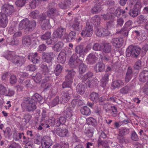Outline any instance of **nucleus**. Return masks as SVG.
<instances>
[{
    "instance_id": "obj_1",
    "label": "nucleus",
    "mask_w": 148,
    "mask_h": 148,
    "mask_svg": "<svg viewBox=\"0 0 148 148\" xmlns=\"http://www.w3.org/2000/svg\"><path fill=\"white\" fill-rule=\"evenodd\" d=\"M148 50V45L145 44L143 47L141 51L142 56H144ZM141 49L138 46L131 45L127 49L126 55L127 57H132V58H137L140 53Z\"/></svg>"
},
{
    "instance_id": "obj_2",
    "label": "nucleus",
    "mask_w": 148,
    "mask_h": 148,
    "mask_svg": "<svg viewBox=\"0 0 148 148\" xmlns=\"http://www.w3.org/2000/svg\"><path fill=\"white\" fill-rule=\"evenodd\" d=\"M36 25V22L34 20L30 21L28 18H25L21 22L19 27L20 29H25V32L29 33L34 29Z\"/></svg>"
},
{
    "instance_id": "obj_3",
    "label": "nucleus",
    "mask_w": 148,
    "mask_h": 148,
    "mask_svg": "<svg viewBox=\"0 0 148 148\" xmlns=\"http://www.w3.org/2000/svg\"><path fill=\"white\" fill-rule=\"evenodd\" d=\"M36 103L31 99V98H25L23 101L21 106L25 108L26 111L29 112H33L36 108Z\"/></svg>"
},
{
    "instance_id": "obj_4",
    "label": "nucleus",
    "mask_w": 148,
    "mask_h": 148,
    "mask_svg": "<svg viewBox=\"0 0 148 148\" xmlns=\"http://www.w3.org/2000/svg\"><path fill=\"white\" fill-rule=\"evenodd\" d=\"M92 20L94 26L97 27L95 31L96 35L100 37L103 36V32H104V28L98 27L100 23L101 19L100 16L98 15H95L92 18Z\"/></svg>"
},
{
    "instance_id": "obj_5",
    "label": "nucleus",
    "mask_w": 148,
    "mask_h": 148,
    "mask_svg": "<svg viewBox=\"0 0 148 148\" xmlns=\"http://www.w3.org/2000/svg\"><path fill=\"white\" fill-rule=\"evenodd\" d=\"M83 59L78 58V56L76 54L73 55L69 60V65L72 68H75L81 63Z\"/></svg>"
},
{
    "instance_id": "obj_6",
    "label": "nucleus",
    "mask_w": 148,
    "mask_h": 148,
    "mask_svg": "<svg viewBox=\"0 0 148 148\" xmlns=\"http://www.w3.org/2000/svg\"><path fill=\"white\" fill-rule=\"evenodd\" d=\"M138 73V71H135L131 66L128 67L125 76V82H129L132 77L137 76Z\"/></svg>"
},
{
    "instance_id": "obj_7",
    "label": "nucleus",
    "mask_w": 148,
    "mask_h": 148,
    "mask_svg": "<svg viewBox=\"0 0 148 148\" xmlns=\"http://www.w3.org/2000/svg\"><path fill=\"white\" fill-rule=\"evenodd\" d=\"M93 29L92 26L90 25L89 23H86V26L83 29L81 33V36L83 37H90L93 33Z\"/></svg>"
},
{
    "instance_id": "obj_8",
    "label": "nucleus",
    "mask_w": 148,
    "mask_h": 148,
    "mask_svg": "<svg viewBox=\"0 0 148 148\" xmlns=\"http://www.w3.org/2000/svg\"><path fill=\"white\" fill-rule=\"evenodd\" d=\"M2 13L7 16H10L14 12V7L12 5L8 4L3 5L1 8Z\"/></svg>"
},
{
    "instance_id": "obj_9",
    "label": "nucleus",
    "mask_w": 148,
    "mask_h": 148,
    "mask_svg": "<svg viewBox=\"0 0 148 148\" xmlns=\"http://www.w3.org/2000/svg\"><path fill=\"white\" fill-rule=\"evenodd\" d=\"M42 58L43 61L49 64L50 65L52 64V60L53 58V52H43L42 55Z\"/></svg>"
},
{
    "instance_id": "obj_10",
    "label": "nucleus",
    "mask_w": 148,
    "mask_h": 148,
    "mask_svg": "<svg viewBox=\"0 0 148 148\" xmlns=\"http://www.w3.org/2000/svg\"><path fill=\"white\" fill-rule=\"evenodd\" d=\"M26 61L25 57L15 55L12 60V63L18 66H21L24 64Z\"/></svg>"
},
{
    "instance_id": "obj_11",
    "label": "nucleus",
    "mask_w": 148,
    "mask_h": 148,
    "mask_svg": "<svg viewBox=\"0 0 148 148\" xmlns=\"http://www.w3.org/2000/svg\"><path fill=\"white\" fill-rule=\"evenodd\" d=\"M52 144V140L49 136H44L42 139L41 146L42 148H49Z\"/></svg>"
},
{
    "instance_id": "obj_12",
    "label": "nucleus",
    "mask_w": 148,
    "mask_h": 148,
    "mask_svg": "<svg viewBox=\"0 0 148 148\" xmlns=\"http://www.w3.org/2000/svg\"><path fill=\"white\" fill-rule=\"evenodd\" d=\"M27 58L31 62L35 64L39 63L40 60V58L38 56L37 52L29 53Z\"/></svg>"
},
{
    "instance_id": "obj_13",
    "label": "nucleus",
    "mask_w": 148,
    "mask_h": 148,
    "mask_svg": "<svg viewBox=\"0 0 148 148\" xmlns=\"http://www.w3.org/2000/svg\"><path fill=\"white\" fill-rule=\"evenodd\" d=\"M66 29L65 28H64L60 26L54 32L53 34V37L57 38L58 40L59 39H61L64 35L66 33Z\"/></svg>"
},
{
    "instance_id": "obj_14",
    "label": "nucleus",
    "mask_w": 148,
    "mask_h": 148,
    "mask_svg": "<svg viewBox=\"0 0 148 148\" xmlns=\"http://www.w3.org/2000/svg\"><path fill=\"white\" fill-rule=\"evenodd\" d=\"M75 54L78 55L79 57H81V58L84 59V56L85 52L84 51V47L83 45H79L77 46L75 49Z\"/></svg>"
},
{
    "instance_id": "obj_15",
    "label": "nucleus",
    "mask_w": 148,
    "mask_h": 148,
    "mask_svg": "<svg viewBox=\"0 0 148 148\" xmlns=\"http://www.w3.org/2000/svg\"><path fill=\"white\" fill-rule=\"evenodd\" d=\"M73 90L72 88H70L67 91V92H63L61 94V98L62 99V102L67 103L69 100L70 97V94L72 93Z\"/></svg>"
},
{
    "instance_id": "obj_16",
    "label": "nucleus",
    "mask_w": 148,
    "mask_h": 148,
    "mask_svg": "<svg viewBox=\"0 0 148 148\" xmlns=\"http://www.w3.org/2000/svg\"><path fill=\"white\" fill-rule=\"evenodd\" d=\"M71 103L72 106L73 107L76 106H82L84 104L81 97L79 95H77V97H75V98L72 101Z\"/></svg>"
},
{
    "instance_id": "obj_17",
    "label": "nucleus",
    "mask_w": 148,
    "mask_h": 148,
    "mask_svg": "<svg viewBox=\"0 0 148 148\" xmlns=\"http://www.w3.org/2000/svg\"><path fill=\"white\" fill-rule=\"evenodd\" d=\"M94 3H95V5L91 10V12L92 13L95 14L100 12L102 10L100 2L98 0H95Z\"/></svg>"
},
{
    "instance_id": "obj_18",
    "label": "nucleus",
    "mask_w": 148,
    "mask_h": 148,
    "mask_svg": "<svg viewBox=\"0 0 148 148\" xmlns=\"http://www.w3.org/2000/svg\"><path fill=\"white\" fill-rule=\"evenodd\" d=\"M8 21L7 16L3 13L0 12V26L2 27H5Z\"/></svg>"
},
{
    "instance_id": "obj_19",
    "label": "nucleus",
    "mask_w": 148,
    "mask_h": 148,
    "mask_svg": "<svg viewBox=\"0 0 148 148\" xmlns=\"http://www.w3.org/2000/svg\"><path fill=\"white\" fill-rule=\"evenodd\" d=\"M123 42V39L122 38H113L111 41V42L113 46L118 48L122 46Z\"/></svg>"
},
{
    "instance_id": "obj_20",
    "label": "nucleus",
    "mask_w": 148,
    "mask_h": 148,
    "mask_svg": "<svg viewBox=\"0 0 148 148\" xmlns=\"http://www.w3.org/2000/svg\"><path fill=\"white\" fill-rule=\"evenodd\" d=\"M138 78L141 82H146L148 80V71L144 70L141 72L139 75Z\"/></svg>"
},
{
    "instance_id": "obj_21",
    "label": "nucleus",
    "mask_w": 148,
    "mask_h": 148,
    "mask_svg": "<svg viewBox=\"0 0 148 148\" xmlns=\"http://www.w3.org/2000/svg\"><path fill=\"white\" fill-rule=\"evenodd\" d=\"M56 134L60 136L64 137L66 136L68 131L66 128H62L60 127L57 128L56 130Z\"/></svg>"
},
{
    "instance_id": "obj_22",
    "label": "nucleus",
    "mask_w": 148,
    "mask_h": 148,
    "mask_svg": "<svg viewBox=\"0 0 148 148\" xmlns=\"http://www.w3.org/2000/svg\"><path fill=\"white\" fill-rule=\"evenodd\" d=\"M97 58L96 56L92 53L90 54L87 56L86 61L87 64H92L96 62Z\"/></svg>"
},
{
    "instance_id": "obj_23",
    "label": "nucleus",
    "mask_w": 148,
    "mask_h": 148,
    "mask_svg": "<svg viewBox=\"0 0 148 148\" xmlns=\"http://www.w3.org/2000/svg\"><path fill=\"white\" fill-rule=\"evenodd\" d=\"M72 110L70 107H65L63 111L64 115L67 118L70 119L73 116Z\"/></svg>"
},
{
    "instance_id": "obj_24",
    "label": "nucleus",
    "mask_w": 148,
    "mask_h": 148,
    "mask_svg": "<svg viewBox=\"0 0 148 148\" xmlns=\"http://www.w3.org/2000/svg\"><path fill=\"white\" fill-rule=\"evenodd\" d=\"M31 40L29 36H25L22 38V44L25 47H28L31 44Z\"/></svg>"
},
{
    "instance_id": "obj_25",
    "label": "nucleus",
    "mask_w": 148,
    "mask_h": 148,
    "mask_svg": "<svg viewBox=\"0 0 148 148\" xmlns=\"http://www.w3.org/2000/svg\"><path fill=\"white\" fill-rule=\"evenodd\" d=\"M66 60V54L63 52H60L57 58V62L59 63L63 64Z\"/></svg>"
},
{
    "instance_id": "obj_26",
    "label": "nucleus",
    "mask_w": 148,
    "mask_h": 148,
    "mask_svg": "<svg viewBox=\"0 0 148 148\" xmlns=\"http://www.w3.org/2000/svg\"><path fill=\"white\" fill-rule=\"evenodd\" d=\"M67 118L65 116H61L56 120V127H59L60 125H64L66 122Z\"/></svg>"
},
{
    "instance_id": "obj_27",
    "label": "nucleus",
    "mask_w": 148,
    "mask_h": 148,
    "mask_svg": "<svg viewBox=\"0 0 148 148\" xmlns=\"http://www.w3.org/2000/svg\"><path fill=\"white\" fill-rule=\"evenodd\" d=\"M105 66L103 63H99L95 66V69L96 72H102L105 70Z\"/></svg>"
},
{
    "instance_id": "obj_28",
    "label": "nucleus",
    "mask_w": 148,
    "mask_h": 148,
    "mask_svg": "<svg viewBox=\"0 0 148 148\" xmlns=\"http://www.w3.org/2000/svg\"><path fill=\"white\" fill-rule=\"evenodd\" d=\"M86 87L82 84H79L76 87V92L80 95H82L84 93Z\"/></svg>"
},
{
    "instance_id": "obj_29",
    "label": "nucleus",
    "mask_w": 148,
    "mask_h": 148,
    "mask_svg": "<svg viewBox=\"0 0 148 148\" xmlns=\"http://www.w3.org/2000/svg\"><path fill=\"white\" fill-rule=\"evenodd\" d=\"M99 95L98 93L93 92L90 95V99L95 103H97L99 97Z\"/></svg>"
},
{
    "instance_id": "obj_30",
    "label": "nucleus",
    "mask_w": 148,
    "mask_h": 148,
    "mask_svg": "<svg viewBox=\"0 0 148 148\" xmlns=\"http://www.w3.org/2000/svg\"><path fill=\"white\" fill-rule=\"evenodd\" d=\"M97 142L99 146L102 145L104 148H109V144L110 142L109 140L102 141L101 140H98Z\"/></svg>"
},
{
    "instance_id": "obj_31",
    "label": "nucleus",
    "mask_w": 148,
    "mask_h": 148,
    "mask_svg": "<svg viewBox=\"0 0 148 148\" xmlns=\"http://www.w3.org/2000/svg\"><path fill=\"white\" fill-rule=\"evenodd\" d=\"M103 48L102 49L103 51L105 53H110L112 50L111 45L108 43H105L103 44Z\"/></svg>"
},
{
    "instance_id": "obj_32",
    "label": "nucleus",
    "mask_w": 148,
    "mask_h": 148,
    "mask_svg": "<svg viewBox=\"0 0 148 148\" xmlns=\"http://www.w3.org/2000/svg\"><path fill=\"white\" fill-rule=\"evenodd\" d=\"M78 66V72L79 74H82L84 73L86 70V66L83 63V60L81 62V63L79 64Z\"/></svg>"
},
{
    "instance_id": "obj_33",
    "label": "nucleus",
    "mask_w": 148,
    "mask_h": 148,
    "mask_svg": "<svg viewBox=\"0 0 148 148\" xmlns=\"http://www.w3.org/2000/svg\"><path fill=\"white\" fill-rule=\"evenodd\" d=\"M147 20L145 16L140 15L137 17L136 20L137 23L139 25H141L145 22Z\"/></svg>"
},
{
    "instance_id": "obj_34",
    "label": "nucleus",
    "mask_w": 148,
    "mask_h": 148,
    "mask_svg": "<svg viewBox=\"0 0 148 148\" xmlns=\"http://www.w3.org/2000/svg\"><path fill=\"white\" fill-rule=\"evenodd\" d=\"M139 11L134 8L132 9L130 8L128 11V14L131 17L134 18L136 17L138 14Z\"/></svg>"
},
{
    "instance_id": "obj_35",
    "label": "nucleus",
    "mask_w": 148,
    "mask_h": 148,
    "mask_svg": "<svg viewBox=\"0 0 148 148\" xmlns=\"http://www.w3.org/2000/svg\"><path fill=\"white\" fill-rule=\"evenodd\" d=\"M58 11L56 8H51L49 9L47 11V15L49 16H50L51 15H57Z\"/></svg>"
},
{
    "instance_id": "obj_36",
    "label": "nucleus",
    "mask_w": 148,
    "mask_h": 148,
    "mask_svg": "<svg viewBox=\"0 0 148 148\" xmlns=\"http://www.w3.org/2000/svg\"><path fill=\"white\" fill-rule=\"evenodd\" d=\"M129 31V29L123 27L121 30L117 31L116 34H122L123 37H125L127 36L128 35Z\"/></svg>"
},
{
    "instance_id": "obj_37",
    "label": "nucleus",
    "mask_w": 148,
    "mask_h": 148,
    "mask_svg": "<svg viewBox=\"0 0 148 148\" xmlns=\"http://www.w3.org/2000/svg\"><path fill=\"white\" fill-rule=\"evenodd\" d=\"M80 21L79 19L75 18L74 20V22L72 25V27L75 30L78 31L80 30L79 24Z\"/></svg>"
},
{
    "instance_id": "obj_38",
    "label": "nucleus",
    "mask_w": 148,
    "mask_h": 148,
    "mask_svg": "<svg viewBox=\"0 0 148 148\" xmlns=\"http://www.w3.org/2000/svg\"><path fill=\"white\" fill-rule=\"evenodd\" d=\"M73 82V81H71L69 79L65 78V80L64 82L62 84V87L63 88H69V89L71 88V84Z\"/></svg>"
},
{
    "instance_id": "obj_39",
    "label": "nucleus",
    "mask_w": 148,
    "mask_h": 148,
    "mask_svg": "<svg viewBox=\"0 0 148 148\" xmlns=\"http://www.w3.org/2000/svg\"><path fill=\"white\" fill-rule=\"evenodd\" d=\"M123 82L121 80H117L114 81L112 84V86L114 88H119L123 85Z\"/></svg>"
},
{
    "instance_id": "obj_40",
    "label": "nucleus",
    "mask_w": 148,
    "mask_h": 148,
    "mask_svg": "<svg viewBox=\"0 0 148 148\" xmlns=\"http://www.w3.org/2000/svg\"><path fill=\"white\" fill-rule=\"evenodd\" d=\"M31 99L34 102H35L36 103V102L38 101L40 102V101L42 99V97L38 93H36L33 95Z\"/></svg>"
},
{
    "instance_id": "obj_41",
    "label": "nucleus",
    "mask_w": 148,
    "mask_h": 148,
    "mask_svg": "<svg viewBox=\"0 0 148 148\" xmlns=\"http://www.w3.org/2000/svg\"><path fill=\"white\" fill-rule=\"evenodd\" d=\"M68 73L65 76V78L68 79L73 81V78L74 77L75 73L73 70H68Z\"/></svg>"
},
{
    "instance_id": "obj_42",
    "label": "nucleus",
    "mask_w": 148,
    "mask_h": 148,
    "mask_svg": "<svg viewBox=\"0 0 148 148\" xmlns=\"http://www.w3.org/2000/svg\"><path fill=\"white\" fill-rule=\"evenodd\" d=\"M80 111L82 114L85 115H89L91 113L90 108L86 106L82 108Z\"/></svg>"
},
{
    "instance_id": "obj_43",
    "label": "nucleus",
    "mask_w": 148,
    "mask_h": 148,
    "mask_svg": "<svg viewBox=\"0 0 148 148\" xmlns=\"http://www.w3.org/2000/svg\"><path fill=\"white\" fill-rule=\"evenodd\" d=\"M129 129L125 127H122L119 129L118 134L121 136H124L129 133Z\"/></svg>"
},
{
    "instance_id": "obj_44",
    "label": "nucleus",
    "mask_w": 148,
    "mask_h": 148,
    "mask_svg": "<svg viewBox=\"0 0 148 148\" xmlns=\"http://www.w3.org/2000/svg\"><path fill=\"white\" fill-rule=\"evenodd\" d=\"M142 67V63L141 61L138 60L137 61L134 65V69L136 71H138L141 69Z\"/></svg>"
},
{
    "instance_id": "obj_45",
    "label": "nucleus",
    "mask_w": 148,
    "mask_h": 148,
    "mask_svg": "<svg viewBox=\"0 0 148 148\" xmlns=\"http://www.w3.org/2000/svg\"><path fill=\"white\" fill-rule=\"evenodd\" d=\"M93 132V129L92 128L87 127L85 129L86 135L89 138H90L92 136Z\"/></svg>"
},
{
    "instance_id": "obj_46",
    "label": "nucleus",
    "mask_w": 148,
    "mask_h": 148,
    "mask_svg": "<svg viewBox=\"0 0 148 148\" xmlns=\"http://www.w3.org/2000/svg\"><path fill=\"white\" fill-rule=\"evenodd\" d=\"M93 76V73L91 71H88L84 75L82 79L83 82L86 81L88 78L91 77Z\"/></svg>"
},
{
    "instance_id": "obj_47",
    "label": "nucleus",
    "mask_w": 148,
    "mask_h": 148,
    "mask_svg": "<svg viewBox=\"0 0 148 148\" xmlns=\"http://www.w3.org/2000/svg\"><path fill=\"white\" fill-rule=\"evenodd\" d=\"M63 46V44L62 42H59L54 46L55 50L57 51H60L62 49Z\"/></svg>"
},
{
    "instance_id": "obj_48",
    "label": "nucleus",
    "mask_w": 148,
    "mask_h": 148,
    "mask_svg": "<svg viewBox=\"0 0 148 148\" xmlns=\"http://www.w3.org/2000/svg\"><path fill=\"white\" fill-rule=\"evenodd\" d=\"M62 66L59 64H57L54 70V73L56 76L59 75L61 73L62 69Z\"/></svg>"
},
{
    "instance_id": "obj_49",
    "label": "nucleus",
    "mask_w": 148,
    "mask_h": 148,
    "mask_svg": "<svg viewBox=\"0 0 148 148\" xmlns=\"http://www.w3.org/2000/svg\"><path fill=\"white\" fill-rule=\"evenodd\" d=\"M99 81L96 79H93L92 80H88L87 83L88 87L89 88H92L94 86L98 84Z\"/></svg>"
},
{
    "instance_id": "obj_50",
    "label": "nucleus",
    "mask_w": 148,
    "mask_h": 148,
    "mask_svg": "<svg viewBox=\"0 0 148 148\" xmlns=\"http://www.w3.org/2000/svg\"><path fill=\"white\" fill-rule=\"evenodd\" d=\"M52 38H49L46 41V42L48 45H54L55 43L58 40L57 38L53 37Z\"/></svg>"
},
{
    "instance_id": "obj_51",
    "label": "nucleus",
    "mask_w": 148,
    "mask_h": 148,
    "mask_svg": "<svg viewBox=\"0 0 148 148\" xmlns=\"http://www.w3.org/2000/svg\"><path fill=\"white\" fill-rule=\"evenodd\" d=\"M42 139L41 136H40L38 134H36L35 136V139L34 141V143L37 144H40V143L41 144Z\"/></svg>"
},
{
    "instance_id": "obj_52",
    "label": "nucleus",
    "mask_w": 148,
    "mask_h": 148,
    "mask_svg": "<svg viewBox=\"0 0 148 148\" xmlns=\"http://www.w3.org/2000/svg\"><path fill=\"white\" fill-rule=\"evenodd\" d=\"M45 23L43 22L41 24L43 30H45L50 28V26L49 24V20H45Z\"/></svg>"
},
{
    "instance_id": "obj_53",
    "label": "nucleus",
    "mask_w": 148,
    "mask_h": 148,
    "mask_svg": "<svg viewBox=\"0 0 148 148\" xmlns=\"http://www.w3.org/2000/svg\"><path fill=\"white\" fill-rule=\"evenodd\" d=\"M3 132L6 137L9 138L12 135L11 130L9 127H7L5 130H3Z\"/></svg>"
},
{
    "instance_id": "obj_54",
    "label": "nucleus",
    "mask_w": 148,
    "mask_h": 148,
    "mask_svg": "<svg viewBox=\"0 0 148 148\" xmlns=\"http://www.w3.org/2000/svg\"><path fill=\"white\" fill-rule=\"evenodd\" d=\"M92 49L95 51H101L102 49L101 45L97 43L94 44L93 46Z\"/></svg>"
},
{
    "instance_id": "obj_55",
    "label": "nucleus",
    "mask_w": 148,
    "mask_h": 148,
    "mask_svg": "<svg viewBox=\"0 0 148 148\" xmlns=\"http://www.w3.org/2000/svg\"><path fill=\"white\" fill-rule=\"evenodd\" d=\"M24 136L23 133H15L13 134V138L15 140H18L21 138L22 137H23Z\"/></svg>"
},
{
    "instance_id": "obj_56",
    "label": "nucleus",
    "mask_w": 148,
    "mask_h": 148,
    "mask_svg": "<svg viewBox=\"0 0 148 148\" xmlns=\"http://www.w3.org/2000/svg\"><path fill=\"white\" fill-rule=\"evenodd\" d=\"M50 75L49 73L47 74L42 75V77L44 78L43 79V82L46 83L47 82L51 79Z\"/></svg>"
},
{
    "instance_id": "obj_57",
    "label": "nucleus",
    "mask_w": 148,
    "mask_h": 148,
    "mask_svg": "<svg viewBox=\"0 0 148 148\" xmlns=\"http://www.w3.org/2000/svg\"><path fill=\"white\" fill-rule=\"evenodd\" d=\"M42 77L41 74L38 73L35 76L33 77V79L36 83H40L41 81Z\"/></svg>"
},
{
    "instance_id": "obj_58",
    "label": "nucleus",
    "mask_w": 148,
    "mask_h": 148,
    "mask_svg": "<svg viewBox=\"0 0 148 148\" xmlns=\"http://www.w3.org/2000/svg\"><path fill=\"white\" fill-rule=\"evenodd\" d=\"M32 118V116L30 114H25L23 118L22 119V120H24L25 124H26L29 123Z\"/></svg>"
},
{
    "instance_id": "obj_59",
    "label": "nucleus",
    "mask_w": 148,
    "mask_h": 148,
    "mask_svg": "<svg viewBox=\"0 0 148 148\" xmlns=\"http://www.w3.org/2000/svg\"><path fill=\"white\" fill-rule=\"evenodd\" d=\"M88 123L90 124L95 127L97 125L96 120L92 117L89 118L88 120Z\"/></svg>"
},
{
    "instance_id": "obj_60",
    "label": "nucleus",
    "mask_w": 148,
    "mask_h": 148,
    "mask_svg": "<svg viewBox=\"0 0 148 148\" xmlns=\"http://www.w3.org/2000/svg\"><path fill=\"white\" fill-rule=\"evenodd\" d=\"M51 37V33L49 32H47L41 36V38L43 40H47L49 38H50Z\"/></svg>"
},
{
    "instance_id": "obj_61",
    "label": "nucleus",
    "mask_w": 148,
    "mask_h": 148,
    "mask_svg": "<svg viewBox=\"0 0 148 148\" xmlns=\"http://www.w3.org/2000/svg\"><path fill=\"white\" fill-rule=\"evenodd\" d=\"M13 52L11 51H9L8 52L7 54L4 56L8 60H11L12 62V60H13L14 58V56L12 55Z\"/></svg>"
},
{
    "instance_id": "obj_62",
    "label": "nucleus",
    "mask_w": 148,
    "mask_h": 148,
    "mask_svg": "<svg viewBox=\"0 0 148 148\" xmlns=\"http://www.w3.org/2000/svg\"><path fill=\"white\" fill-rule=\"evenodd\" d=\"M41 68L42 72V75L47 74L49 73V69L47 65L42 64L41 65Z\"/></svg>"
},
{
    "instance_id": "obj_63",
    "label": "nucleus",
    "mask_w": 148,
    "mask_h": 148,
    "mask_svg": "<svg viewBox=\"0 0 148 148\" xmlns=\"http://www.w3.org/2000/svg\"><path fill=\"white\" fill-rule=\"evenodd\" d=\"M114 23L113 21H110L106 23V28L108 29H110L112 27H114Z\"/></svg>"
},
{
    "instance_id": "obj_64",
    "label": "nucleus",
    "mask_w": 148,
    "mask_h": 148,
    "mask_svg": "<svg viewBox=\"0 0 148 148\" xmlns=\"http://www.w3.org/2000/svg\"><path fill=\"white\" fill-rule=\"evenodd\" d=\"M60 148H69V144L68 143L65 141H61L59 145Z\"/></svg>"
}]
</instances>
